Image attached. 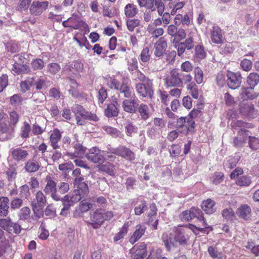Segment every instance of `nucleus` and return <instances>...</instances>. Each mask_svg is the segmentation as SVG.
<instances>
[{
  "mask_svg": "<svg viewBox=\"0 0 259 259\" xmlns=\"http://www.w3.org/2000/svg\"><path fill=\"white\" fill-rule=\"evenodd\" d=\"M206 56V53L204 47L201 45H197L195 49L194 58L196 61L204 59Z\"/></svg>",
  "mask_w": 259,
  "mask_h": 259,
  "instance_id": "nucleus-36",
  "label": "nucleus"
},
{
  "mask_svg": "<svg viewBox=\"0 0 259 259\" xmlns=\"http://www.w3.org/2000/svg\"><path fill=\"white\" fill-rule=\"evenodd\" d=\"M239 112L242 116L249 118H253L256 115L254 105L246 100H243L240 103Z\"/></svg>",
  "mask_w": 259,
  "mask_h": 259,
  "instance_id": "nucleus-2",
  "label": "nucleus"
},
{
  "mask_svg": "<svg viewBox=\"0 0 259 259\" xmlns=\"http://www.w3.org/2000/svg\"><path fill=\"white\" fill-rule=\"evenodd\" d=\"M31 2V0H20L17 10L21 12L27 10L30 6Z\"/></svg>",
  "mask_w": 259,
  "mask_h": 259,
  "instance_id": "nucleus-58",
  "label": "nucleus"
},
{
  "mask_svg": "<svg viewBox=\"0 0 259 259\" xmlns=\"http://www.w3.org/2000/svg\"><path fill=\"white\" fill-rule=\"evenodd\" d=\"M201 110L198 109H194L189 113V118H187V134L189 132L191 133H194L195 126V122L193 120V119L197 117L201 114Z\"/></svg>",
  "mask_w": 259,
  "mask_h": 259,
  "instance_id": "nucleus-14",
  "label": "nucleus"
},
{
  "mask_svg": "<svg viewBox=\"0 0 259 259\" xmlns=\"http://www.w3.org/2000/svg\"><path fill=\"white\" fill-rule=\"evenodd\" d=\"M132 259H144L146 256V245L141 243L139 246H133L130 251Z\"/></svg>",
  "mask_w": 259,
  "mask_h": 259,
  "instance_id": "nucleus-10",
  "label": "nucleus"
},
{
  "mask_svg": "<svg viewBox=\"0 0 259 259\" xmlns=\"http://www.w3.org/2000/svg\"><path fill=\"white\" fill-rule=\"evenodd\" d=\"M19 120V115L16 111H12L10 113V123L11 127V131H14L15 126Z\"/></svg>",
  "mask_w": 259,
  "mask_h": 259,
  "instance_id": "nucleus-40",
  "label": "nucleus"
},
{
  "mask_svg": "<svg viewBox=\"0 0 259 259\" xmlns=\"http://www.w3.org/2000/svg\"><path fill=\"white\" fill-rule=\"evenodd\" d=\"M136 180L134 177H129L126 179L125 186L128 191L133 190L134 186L136 185Z\"/></svg>",
  "mask_w": 259,
  "mask_h": 259,
  "instance_id": "nucleus-64",
  "label": "nucleus"
},
{
  "mask_svg": "<svg viewBox=\"0 0 259 259\" xmlns=\"http://www.w3.org/2000/svg\"><path fill=\"white\" fill-rule=\"evenodd\" d=\"M71 110L75 114V116L78 115L84 119L95 122L98 121L99 119L96 114L86 111L85 109L80 105H75L72 107Z\"/></svg>",
  "mask_w": 259,
  "mask_h": 259,
  "instance_id": "nucleus-3",
  "label": "nucleus"
},
{
  "mask_svg": "<svg viewBox=\"0 0 259 259\" xmlns=\"http://www.w3.org/2000/svg\"><path fill=\"white\" fill-rule=\"evenodd\" d=\"M251 182V179L247 176H242L237 179L236 183L240 186H248Z\"/></svg>",
  "mask_w": 259,
  "mask_h": 259,
  "instance_id": "nucleus-43",
  "label": "nucleus"
},
{
  "mask_svg": "<svg viewBox=\"0 0 259 259\" xmlns=\"http://www.w3.org/2000/svg\"><path fill=\"white\" fill-rule=\"evenodd\" d=\"M188 90L189 91V93L191 95L192 97L194 99H198L200 92L197 85L195 82H192L187 85V87Z\"/></svg>",
  "mask_w": 259,
  "mask_h": 259,
  "instance_id": "nucleus-37",
  "label": "nucleus"
},
{
  "mask_svg": "<svg viewBox=\"0 0 259 259\" xmlns=\"http://www.w3.org/2000/svg\"><path fill=\"white\" fill-rule=\"evenodd\" d=\"M165 84L167 87H182L181 73L178 72L176 69H172L166 78Z\"/></svg>",
  "mask_w": 259,
  "mask_h": 259,
  "instance_id": "nucleus-5",
  "label": "nucleus"
},
{
  "mask_svg": "<svg viewBox=\"0 0 259 259\" xmlns=\"http://www.w3.org/2000/svg\"><path fill=\"white\" fill-rule=\"evenodd\" d=\"M13 224V223L9 218L0 219V226L5 230H7Z\"/></svg>",
  "mask_w": 259,
  "mask_h": 259,
  "instance_id": "nucleus-61",
  "label": "nucleus"
},
{
  "mask_svg": "<svg viewBox=\"0 0 259 259\" xmlns=\"http://www.w3.org/2000/svg\"><path fill=\"white\" fill-rule=\"evenodd\" d=\"M167 42L163 37H161L154 45V55L156 57H161L165 52L167 48Z\"/></svg>",
  "mask_w": 259,
  "mask_h": 259,
  "instance_id": "nucleus-18",
  "label": "nucleus"
},
{
  "mask_svg": "<svg viewBox=\"0 0 259 259\" xmlns=\"http://www.w3.org/2000/svg\"><path fill=\"white\" fill-rule=\"evenodd\" d=\"M177 25L171 24L167 27V33L168 35L175 37L173 41H180L185 38L186 33L183 28H178Z\"/></svg>",
  "mask_w": 259,
  "mask_h": 259,
  "instance_id": "nucleus-7",
  "label": "nucleus"
},
{
  "mask_svg": "<svg viewBox=\"0 0 259 259\" xmlns=\"http://www.w3.org/2000/svg\"><path fill=\"white\" fill-rule=\"evenodd\" d=\"M48 6L49 2L47 1H33L30 7V12L35 16L40 15L44 11L47 9Z\"/></svg>",
  "mask_w": 259,
  "mask_h": 259,
  "instance_id": "nucleus-12",
  "label": "nucleus"
},
{
  "mask_svg": "<svg viewBox=\"0 0 259 259\" xmlns=\"http://www.w3.org/2000/svg\"><path fill=\"white\" fill-rule=\"evenodd\" d=\"M254 88H251L249 87L248 88H242L241 89V95L242 98H244V100H253L258 96V94L255 93L253 91Z\"/></svg>",
  "mask_w": 259,
  "mask_h": 259,
  "instance_id": "nucleus-24",
  "label": "nucleus"
},
{
  "mask_svg": "<svg viewBox=\"0 0 259 259\" xmlns=\"http://www.w3.org/2000/svg\"><path fill=\"white\" fill-rule=\"evenodd\" d=\"M192 218H196L198 221L201 222L203 224V226L207 227V223L204 217L202 215V211L198 208L192 207L190 209Z\"/></svg>",
  "mask_w": 259,
  "mask_h": 259,
  "instance_id": "nucleus-31",
  "label": "nucleus"
},
{
  "mask_svg": "<svg viewBox=\"0 0 259 259\" xmlns=\"http://www.w3.org/2000/svg\"><path fill=\"white\" fill-rule=\"evenodd\" d=\"M250 212V207L246 205H243L238 209L237 213L239 217L247 220L249 218Z\"/></svg>",
  "mask_w": 259,
  "mask_h": 259,
  "instance_id": "nucleus-34",
  "label": "nucleus"
},
{
  "mask_svg": "<svg viewBox=\"0 0 259 259\" xmlns=\"http://www.w3.org/2000/svg\"><path fill=\"white\" fill-rule=\"evenodd\" d=\"M224 100L225 104L229 107H233L236 104L234 98L229 93H226L224 95Z\"/></svg>",
  "mask_w": 259,
  "mask_h": 259,
  "instance_id": "nucleus-45",
  "label": "nucleus"
},
{
  "mask_svg": "<svg viewBox=\"0 0 259 259\" xmlns=\"http://www.w3.org/2000/svg\"><path fill=\"white\" fill-rule=\"evenodd\" d=\"M150 105H151L152 111H150L147 105L144 103H141L140 105L139 104L137 111L139 113L141 118L142 120H146L148 119L154 111L152 105L150 104Z\"/></svg>",
  "mask_w": 259,
  "mask_h": 259,
  "instance_id": "nucleus-16",
  "label": "nucleus"
},
{
  "mask_svg": "<svg viewBox=\"0 0 259 259\" xmlns=\"http://www.w3.org/2000/svg\"><path fill=\"white\" fill-rule=\"evenodd\" d=\"M227 76V83L230 89H236L240 86L242 78L240 73L229 72Z\"/></svg>",
  "mask_w": 259,
  "mask_h": 259,
  "instance_id": "nucleus-8",
  "label": "nucleus"
},
{
  "mask_svg": "<svg viewBox=\"0 0 259 259\" xmlns=\"http://www.w3.org/2000/svg\"><path fill=\"white\" fill-rule=\"evenodd\" d=\"M36 201H33L32 203L36 204V206L44 207L47 203L46 197L41 191H38L35 194Z\"/></svg>",
  "mask_w": 259,
  "mask_h": 259,
  "instance_id": "nucleus-33",
  "label": "nucleus"
},
{
  "mask_svg": "<svg viewBox=\"0 0 259 259\" xmlns=\"http://www.w3.org/2000/svg\"><path fill=\"white\" fill-rule=\"evenodd\" d=\"M31 130L30 124L27 122H24V125L21 127V136L23 138H27L29 137V134Z\"/></svg>",
  "mask_w": 259,
  "mask_h": 259,
  "instance_id": "nucleus-50",
  "label": "nucleus"
},
{
  "mask_svg": "<svg viewBox=\"0 0 259 259\" xmlns=\"http://www.w3.org/2000/svg\"><path fill=\"white\" fill-rule=\"evenodd\" d=\"M48 71L52 74H56L61 69L60 65L56 63H52L49 64L48 66Z\"/></svg>",
  "mask_w": 259,
  "mask_h": 259,
  "instance_id": "nucleus-55",
  "label": "nucleus"
},
{
  "mask_svg": "<svg viewBox=\"0 0 259 259\" xmlns=\"http://www.w3.org/2000/svg\"><path fill=\"white\" fill-rule=\"evenodd\" d=\"M117 104V101L107 104L104 110L105 115L108 118L117 117L119 114L118 109L116 106Z\"/></svg>",
  "mask_w": 259,
  "mask_h": 259,
  "instance_id": "nucleus-20",
  "label": "nucleus"
},
{
  "mask_svg": "<svg viewBox=\"0 0 259 259\" xmlns=\"http://www.w3.org/2000/svg\"><path fill=\"white\" fill-rule=\"evenodd\" d=\"M104 223L103 210H96L90 213V222L94 229L99 228Z\"/></svg>",
  "mask_w": 259,
  "mask_h": 259,
  "instance_id": "nucleus-9",
  "label": "nucleus"
},
{
  "mask_svg": "<svg viewBox=\"0 0 259 259\" xmlns=\"http://www.w3.org/2000/svg\"><path fill=\"white\" fill-rule=\"evenodd\" d=\"M140 24V21L138 19L128 20L126 21V25L129 31H133L134 28L138 26Z\"/></svg>",
  "mask_w": 259,
  "mask_h": 259,
  "instance_id": "nucleus-62",
  "label": "nucleus"
},
{
  "mask_svg": "<svg viewBox=\"0 0 259 259\" xmlns=\"http://www.w3.org/2000/svg\"><path fill=\"white\" fill-rule=\"evenodd\" d=\"M139 106L137 99H126L122 102V107L125 112L130 113H135L137 110Z\"/></svg>",
  "mask_w": 259,
  "mask_h": 259,
  "instance_id": "nucleus-13",
  "label": "nucleus"
},
{
  "mask_svg": "<svg viewBox=\"0 0 259 259\" xmlns=\"http://www.w3.org/2000/svg\"><path fill=\"white\" fill-rule=\"evenodd\" d=\"M98 168L101 171L105 172L110 176H113L115 175V166L109 162L98 165Z\"/></svg>",
  "mask_w": 259,
  "mask_h": 259,
  "instance_id": "nucleus-27",
  "label": "nucleus"
},
{
  "mask_svg": "<svg viewBox=\"0 0 259 259\" xmlns=\"http://www.w3.org/2000/svg\"><path fill=\"white\" fill-rule=\"evenodd\" d=\"M150 59V50L148 47L144 48L141 52L140 55V59L144 62L146 63L149 61Z\"/></svg>",
  "mask_w": 259,
  "mask_h": 259,
  "instance_id": "nucleus-48",
  "label": "nucleus"
},
{
  "mask_svg": "<svg viewBox=\"0 0 259 259\" xmlns=\"http://www.w3.org/2000/svg\"><path fill=\"white\" fill-rule=\"evenodd\" d=\"M148 31L150 33L153 37L157 38L162 35L164 33V30L162 28H158L154 29L151 25H149L148 27Z\"/></svg>",
  "mask_w": 259,
  "mask_h": 259,
  "instance_id": "nucleus-42",
  "label": "nucleus"
},
{
  "mask_svg": "<svg viewBox=\"0 0 259 259\" xmlns=\"http://www.w3.org/2000/svg\"><path fill=\"white\" fill-rule=\"evenodd\" d=\"M125 130L126 135L130 136L133 133L136 132V127L132 122L127 121L125 125Z\"/></svg>",
  "mask_w": 259,
  "mask_h": 259,
  "instance_id": "nucleus-63",
  "label": "nucleus"
},
{
  "mask_svg": "<svg viewBox=\"0 0 259 259\" xmlns=\"http://www.w3.org/2000/svg\"><path fill=\"white\" fill-rule=\"evenodd\" d=\"M68 22H70L71 28L74 29H86L88 28V25L82 21L80 16L73 14L71 17L68 18Z\"/></svg>",
  "mask_w": 259,
  "mask_h": 259,
  "instance_id": "nucleus-15",
  "label": "nucleus"
},
{
  "mask_svg": "<svg viewBox=\"0 0 259 259\" xmlns=\"http://www.w3.org/2000/svg\"><path fill=\"white\" fill-rule=\"evenodd\" d=\"M31 66L35 70H41L44 67V62L40 59H36L32 61Z\"/></svg>",
  "mask_w": 259,
  "mask_h": 259,
  "instance_id": "nucleus-54",
  "label": "nucleus"
},
{
  "mask_svg": "<svg viewBox=\"0 0 259 259\" xmlns=\"http://www.w3.org/2000/svg\"><path fill=\"white\" fill-rule=\"evenodd\" d=\"M69 189V185L67 183L61 182L57 189V195L60 197V200L61 199V196L67 192Z\"/></svg>",
  "mask_w": 259,
  "mask_h": 259,
  "instance_id": "nucleus-38",
  "label": "nucleus"
},
{
  "mask_svg": "<svg viewBox=\"0 0 259 259\" xmlns=\"http://www.w3.org/2000/svg\"><path fill=\"white\" fill-rule=\"evenodd\" d=\"M61 138V133L60 131L58 128L54 129L50 137L51 146L54 149L59 148L58 143L60 140Z\"/></svg>",
  "mask_w": 259,
  "mask_h": 259,
  "instance_id": "nucleus-25",
  "label": "nucleus"
},
{
  "mask_svg": "<svg viewBox=\"0 0 259 259\" xmlns=\"http://www.w3.org/2000/svg\"><path fill=\"white\" fill-rule=\"evenodd\" d=\"M146 227L141 225H138L136 227V230L130 239V242L132 244L135 243L144 234Z\"/></svg>",
  "mask_w": 259,
  "mask_h": 259,
  "instance_id": "nucleus-22",
  "label": "nucleus"
},
{
  "mask_svg": "<svg viewBox=\"0 0 259 259\" xmlns=\"http://www.w3.org/2000/svg\"><path fill=\"white\" fill-rule=\"evenodd\" d=\"M31 206L34 214L37 218H40L43 217L45 213L43 210L44 207L36 206L34 203H31Z\"/></svg>",
  "mask_w": 259,
  "mask_h": 259,
  "instance_id": "nucleus-49",
  "label": "nucleus"
},
{
  "mask_svg": "<svg viewBox=\"0 0 259 259\" xmlns=\"http://www.w3.org/2000/svg\"><path fill=\"white\" fill-rule=\"evenodd\" d=\"M119 90L121 93L123 94L125 98H128L131 96L130 88L126 83H122Z\"/></svg>",
  "mask_w": 259,
  "mask_h": 259,
  "instance_id": "nucleus-52",
  "label": "nucleus"
},
{
  "mask_svg": "<svg viewBox=\"0 0 259 259\" xmlns=\"http://www.w3.org/2000/svg\"><path fill=\"white\" fill-rule=\"evenodd\" d=\"M85 157L93 163H102L105 160L101 150L96 147L90 149L89 152L85 154Z\"/></svg>",
  "mask_w": 259,
  "mask_h": 259,
  "instance_id": "nucleus-6",
  "label": "nucleus"
},
{
  "mask_svg": "<svg viewBox=\"0 0 259 259\" xmlns=\"http://www.w3.org/2000/svg\"><path fill=\"white\" fill-rule=\"evenodd\" d=\"M11 153L12 158L17 162L24 161L28 156L26 150L20 148L12 149Z\"/></svg>",
  "mask_w": 259,
  "mask_h": 259,
  "instance_id": "nucleus-17",
  "label": "nucleus"
},
{
  "mask_svg": "<svg viewBox=\"0 0 259 259\" xmlns=\"http://www.w3.org/2000/svg\"><path fill=\"white\" fill-rule=\"evenodd\" d=\"M138 9L135 5L132 4H127L124 8L125 15L127 17H133L138 13Z\"/></svg>",
  "mask_w": 259,
  "mask_h": 259,
  "instance_id": "nucleus-35",
  "label": "nucleus"
},
{
  "mask_svg": "<svg viewBox=\"0 0 259 259\" xmlns=\"http://www.w3.org/2000/svg\"><path fill=\"white\" fill-rule=\"evenodd\" d=\"M40 166V163L32 158L29 159L25 163L24 168L27 172L32 173L38 171Z\"/></svg>",
  "mask_w": 259,
  "mask_h": 259,
  "instance_id": "nucleus-21",
  "label": "nucleus"
},
{
  "mask_svg": "<svg viewBox=\"0 0 259 259\" xmlns=\"http://www.w3.org/2000/svg\"><path fill=\"white\" fill-rule=\"evenodd\" d=\"M30 209L28 207L22 208L19 211V217L21 220H26L29 218L30 214Z\"/></svg>",
  "mask_w": 259,
  "mask_h": 259,
  "instance_id": "nucleus-44",
  "label": "nucleus"
},
{
  "mask_svg": "<svg viewBox=\"0 0 259 259\" xmlns=\"http://www.w3.org/2000/svg\"><path fill=\"white\" fill-rule=\"evenodd\" d=\"M258 82L259 74L257 73H250L247 77V83L251 88H254Z\"/></svg>",
  "mask_w": 259,
  "mask_h": 259,
  "instance_id": "nucleus-32",
  "label": "nucleus"
},
{
  "mask_svg": "<svg viewBox=\"0 0 259 259\" xmlns=\"http://www.w3.org/2000/svg\"><path fill=\"white\" fill-rule=\"evenodd\" d=\"M180 41H172L174 46L177 48L178 55L181 56L185 52L186 47L184 42H179Z\"/></svg>",
  "mask_w": 259,
  "mask_h": 259,
  "instance_id": "nucleus-53",
  "label": "nucleus"
},
{
  "mask_svg": "<svg viewBox=\"0 0 259 259\" xmlns=\"http://www.w3.org/2000/svg\"><path fill=\"white\" fill-rule=\"evenodd\" d=\"M211 41L215 44L223 43L222 30L218 26H214L210 30Z\"/></svg>",
  "mask_w": 259,
  "mask_h": 259,
  "instance_id": "nucleus-19",
  "label": "nucleus"
},
{
  "mask_svg": "<svg viewBox=\"0 0 259 259\" xmlns=\"http://www.w3.org/2000/svg\"><path fill=\"white\" fill-rule=\"evenodd\" d=\"M12 69L15 73L18 74L28 73L30 71L28 66L26 64H20L18 63L14 64Z\"/></svg>",
  "mask_w": 259,
  "mask_h": 259,
  "instance_id": "nucleus-30",
  "label": "nucleus"
},
{
  "mask_svg": "<svg viewBox=\"0 0 259 259\" xmlns=\"http://www.w3.org/2000/svg\"><path fill=\"white\" fill-rule=\"evenodd\" d=\"M215 202L211 199L203 201L201 204L202 209L207 214H212L216 211Z\"/></svg>",
  "mask_w": 259,
  "mask_h": 259,
  "instance_id": "nucleus-23",
  "label": "nucleus"
},
{
  "mask_svg": "<svg viewBox=\"0 0 259 259\" xmlns=\"http://www.w3.org/2000/svg\"><path fill=\"white\" fill-rule=\"evenodd\" d=\"M195 80L198 84L203 82V73L202 70L199 67H195L194 69Z\"/></svg>",
  "mask_w": 259,
  "mask_h": 259,
  "instance_id": "nucleus-47",
  "label": "nucleus"
},
{
  "mask_svg": "<svg viewBox=\"0 0 259 259\" xmlns=\"http://www.w3.org/2000/svg\"><path fill=\"white\" fill-rule=\"evenodd\" d=\"M58 168L60 170L66 173L73 170L74 165L71 162H66L60 164Z\"/></svg>",
  "mask_w": 259,
  "mask_h": 259,
  "instance_id": "nucleus-57",
  "label": "nucleus"
},
{
  "mask_svg": "<svg viewBox=\"0 0 259 259\" xmlns=\"http://www.w3.org/2000/svg\"><path fill=\"white\" fill-rule=\"evenodd\" d=\"M240 66L242 70L245 71H249L252 66V62L247 59H244L240 63Z\"/></svg>",
  "mask_w": 259,
  "mask_h": 259,
  "instance_id": "nucleus-51",
  "label": "nucleus"
},
{
  "mask_svg": "<svg viewBox=\"0 0 259 259\" xmlns=\"http://www.w3.org/2000/svg\"><path fill=\"white\" fill-rule=\"evenodd\" d=\"M9 199L7 197H0V216L6 217L9 212Z\"/></svg>",
  "mask_w": 259,
  "mask_h": 259,
  "instance_id": "nucleus-26",
  "label": "nucleus"
},
{
  "mask_svg": "<svg viewBox=\"0 0 259 259\" xmlns=\"http://www.w3.org/2000/svg\"><path fill=\"white\" fill-rule=\"evenodd\" d=\"M45 181L46 185L44 191L46 194L50 195L51 197L55 200H60V197L57 195V183L50 176H47Z\"/></svg>",
  "mask_w": 259,
  "mask_h": 259,
  "instance_id": "nucleus-4",
  "label": "nucleus"
},
{
  "mask_svg": "<svg viewBox=\"0 0 259 259\" xmlns=\"http://www.w3.org/2000/svg\"><path fill=\"white\" fill-rule=\"evenodd\" d=\"M23 200L18 197L14 198L11 202V207L13 209H19L23 204Z\"/></svg>",
  "mask_w": 259,
  "mask_h": 259,
  "instance_id": "nucleus-59",
  "label": "nucleus"
},
{
  "mask_svg": "<svg viewBox=\"0 0 259 259\" xmlns=\"http://www.w3.org/2000/svg\"><path fill=\"white\" fill-rule=\"evenodd\" d=\"M249 146L253 150L259 148V139L253 137H249Z\"/></svg>",
  "mask_w": 259,
  "mask_h": 259,
  "instance_id": "nucleus-56",
  "label": "nucleus"
},
{
  "mask_svg": "<svg viewBox=\"0 0 259 259\" xmlns=\"http://www.w3.org/2000/svg\"><path fill=\"white\" fill-rule=\"evenodd\" d=\"M112 153L130 161H132L135 158L134 152H133L130 149L124 146H120L117 148L113 149Z\"/></svg>",
  "mask_w": 259,
  "mask_h": 259,
  "instance_id": "nucleus-11",
  "label": "nucleus"
},
{
  "mask_svg": "<svg viewBox=\"0 0 259 259\" xmlns=\"http://www.w3.org/2000/svg\"><path fill=\"white\" fill-rule=\"evenodd\" d=\"M190 231L186 228H178L176 229L174 234L169 235L167 233L162 234V240L167 251H170L172 247L177 246V243L180 245L187 244L189 238Z\"/></svg>",
  "mask_w": 259,
  "mask_h": 259,
  "instance_id": "nucleus-1",
  "label": "nucleus"
},
{
  "mask_svg": "<svg viewBox=\"0 0 259 259\" xmlns=\"http://www.w3.org/2000/svg\"><path fill=\"white\" fill-rule=\"evenodd\" d=\"M45 214L50 218H54L56 216V210L54 204L51 203L47 205L44 210Z\"/></svg>",
  "mask_w": 259,
  "mask_h": 259,
  "instance_id": "nucleus-41",
  "label": "nucleus"
},
{
  "mask_svg": "<svg viewBox=\"0 0 259 259\" xmlns=\"http://www.w3.org/2000/svg\"><path fill=\"white\" fill-rule=\"evenodd\" d=\"M224 176L223 173L216 172L211 178V182L215 185L220 184L223 181Z\"/></svg>",
  "mask_w": 259,
  "mask_h": 259,
  "instance_id": "nucleus-60",
  "label": "nucleus"
},
{
  "mask_svg": "<svg viewBox=\"0 0 259 259\" xmlns=\"http://www.w3.org/2000/svg\"><path fill=\"white\" fill-rule=\"evenodd\" d=\"M74 152L68 153L70 157H82L85 154L86 148L79 143L75 144L74 146Z\"/></svg>",
  "mask_w": 259,
  "mask_h": 259,
  "instance_id": "nucleus-28",
  "label": "nucleus"
},
{
  "mask_svg": "<svg viewBox=\"0 0 259 259\" xmlns=\"http://www.w3.org/2000/svg\"><path fill=\"white\" fill-rule=\"evenodd\" d=\"M144 90L145 97H148L152 99L154 95V87L152 80L147 79L144 82Z\"/></svg>",
  "mask_w": 259,
  "mask_h": 259,
  "instance_id": "nucleus-29",
  "label": "nucleus"
},
{
  "mask_svg": "<svg viewBox=\"0 0 259 259\" xmlns=\"http://www.w3.org/2000/svg\"><path fill=\"white\" fill-rule=\"evenodd\" d=\"M147 209L148 206L145 200H141L140 201V204L136 206L134 209L135 214L139 215L144 213Z\"/></svg>",
  "mask_w": 259,
  "mask_h": 259,
  "instance_id": "nucleus-39",
  "label": "nucleus"
},
{
  "mask_svg": "<svg viewBox=\"0 0 259 259\" xmlns=\"http://www.w3.org/2000/svg\"><path fill=\"white\" fill-rule=\"evenodd\" d=\"M77 189L76 191H77L83 197L87 196L89 192V190L88 185L84 183H81L79 184V186L77 187Z\"/></svg>",
  "mask_w": 259,
  "mask_h": 259,
  "instance_id": "nucleus-46",
  "label": "nucleus"
}]
</instances>
